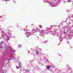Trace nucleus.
<instances>
[{
    "label": "nucleus",
    "mask_w": 73,
    "mask_h": 73,
    "mask_svg": "<svg viewBox=\"0 0 73 73\" xmlns=\"http://www.w3.org/2000/svg\"><path fill=\"white\" fill-rule=\"evenodd\" d=\"M31 34V33L30 32L28 33V34H29V35Z\"/></svg>",
    "instance_id": "obj_3"
},
{
    "label": "nucleus",
    "mask_w": 73,
    "mask_h": 73,
    "mask_svg": "<svg viewBox=\"0 0 73 73\" xmlns=\"http://www.w3.org/2000/svg\"><path fill=\"white\" fill-rule=\"evenodd\" d=\"M16 68L17 69H19V66H17Z\"/></svg>",
    "instance_id": "obj_2"
},
{
    "label": "nucleus",
    "mask_w": 73,
    "mask_h": 73,
    "mask_svg": "<svg viewBox=\"0 0 73 73\" xmlns=\"http://www.w3.org/2000/svg\"><path fill=\"white\" fill-rule=\"evenodd\" d=\"M46 68H47V69H49L50 68V66H46Z\"/></svg>",
    "instance_id": "obj_1"
},
{
    "label": "nucleus",
    "mask_w": 73,
    "mask_h": 73,
    "mask_svg": "<svg viewBox=\"0 0 73 73\" xmlns=\"http://www.w3.org/2000/svg\"><path fill=\"white\" fill-rule=\"evenodd\" d=\"M7 1V0H5V1Z\"/></svg>",
    "instance_id": "obj_4"
}]
</instances>
